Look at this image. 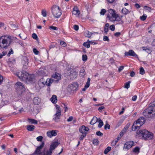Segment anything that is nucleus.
Masks as SVG:
<instances>
[{
    "instance_id": "obj_58",
    "label": "nucleus",
    "mask_w": 155,
    "mask_h": 155,
    "mask_svg": "<svg viewBox=\"0 0 155 155\" xmlns=\"http://www.w3.org/2000/svg\"><path fill=\"white\" fill-rule=\"evenodd\" d=\"M73 119V117L72 116L70 117L67 119V120L68 122H70L72 121Z\"/></svg>"
},
{
    "instance_id": "obj_20",
    "label": "nucleus",
    "mask_w": 155,
    "mask_h": 155,
    "mask_svg": "<svg viewBox=\"0 0 155 155\" xmlns=\"http://www.w3.org/2000/svg\"><path fill=\"white\" fill-rule=\"evenodd\" d=\"M34 104L35 105L39 104L41 102V99L38 97H35L33 99Z\"/></svg>"
},
{
    "instance_id": "obj_30",
    "label": "nucleus",
    "mask_w": 155,
    "mask_h": 155,
    "mask_svg": "<svg viewBox=\"0 0 155 155\" xmlns=\"http://www.w3.org/2000/svg\"><path fill=\"white\" fill-rule=\"evenodd\" d=\"M130 81H129L128 82L125 83L124 84V87L127 89H128L130 87Z\"/></svg>"
},
{
    "instance_id": "obj_40",
    "label": "nucleus",
    "mask_w": 155,
    "mask_h": 155,
    "mask_svg": "<svg viewBox=\"0 0 155 155\" xmlns=\"http://www.w3.org/2000/svg\"><path fill=\"white\" fill-rule=\"evenodd\" d=\"M82 60L84 61H86L87 59V57L86 55H83L82 56Z\"/></svg>"
},
{
    "instance_id": "obj_15",
    "label": "nucleus",
    "mask_w": 155,
    "mask_h": 155,
    "mask_svg": "<svg viewBox=\"0 0 155 155\" xmlns=\"http://www.w3.org/2000/svg\"><path fill=\"white\" fill-rule=\"evenodd\" d=\"M134 143L133 141H129L126 142L124 145L123 149L125 150L126 149L127 150L131 148L132 146L134 145Z\"/></svg>"
},
{
    "instance_id": "obj_64",
    "label": "nucleus",
    "mask_w": 155,
    "mask_h": 155,
    "mask_svg": "<svg viewBox=\"0 0 155 155\" xmlns=\"http://www.w3.org/2000/svg\"><path fill=\"white\" fill-rule=\"evenodd\" d=\"M135 75V72L133 71H131L130 73V76L132 77H133Z\"/></svg>"
},
{
    "instance_id": "obj_26",
    "label": "nucleus",
    "mask_w": 155,
    "mask_h": 155,
    "mask_svg": "<svg viewBox=\"0 0 155 155\" xmlns=\"http://www.w3.org/2000/svg\"><path fill=\"white\" fill-rule=\"evenodd\" d=\"M83 45L84 46L87 48H90V44L89 41V40H87V42L84 43Z\"/></svg>"
},
{
    "instance_id": "obj_1",
    "label": "nucleus",
    "mask_w": 155,
    "mask_h": 155,
    "mask_svg": "<svg viewBox=\"0 0 155 155\" xmlns=\"http://www.w3.org/2000/svg\"><path fill=\"white\" fill-rule=\"evenodd\" d=\"M58 144L59 143L57 142H53L50 145L49 150L44 152L43 155H41V150L45 145V143L42 142L40 146L37 147L34 152L31 155H51L53 150L57 147Z\"/></svg>"
},
{
    "instance_id": "obj_42",
    "label": "nucleus",
    "mask_w": 155,
    "mask_h": 155,
    "mask_svg": "<svg viewBox=\"0 0 155 155\" xmlns=\"http://www.w3.org/2000/svg\"><path fill=\"white\" fill-rule=\"evenodd\" d=\"M146 18L147 16L145 15H143L140 17V19L142 21H144L146 20Z\"/></svg>"
},
{
    "instance_id": "obj_55",
    "label": "nucleus",
    "mask_w": 155,
    "mask_h": 155,
    "mask_svg": "<svg viewBox=\"0 0 155 155\" xmlns=\"http://www.w3.org/2000/svg\"><path fill=\"white\" fill-rule=\"evenodd\" d=\"M13 54V51L12 50V49H11V50L9 51L8 53L7 54V55L8 56H10V54Z\"/></svg>"
},
{
    "instance_id": "obj_32",
    "label": "nucleus",
    "mask_w": 155,
    "mask_h": 155,
    "mask_svg": "<svg viewBox=\"0 0 155 155\" xmlns=\"http://www.w3.org/2000/svg\"><path fill=\"white\" fill-rule=\"evenodd\" d=\"M90 81V78H88L87 79V81L84 86V87H85V88H87L89 87Z\"/></svg>"
},
{
    "instance_id": "obj_4",
    "label": "nucleus",
    "mask_w": 155,
    "mask_h": 155,
    "mask_svg": "<svg viewBox=\"0 0 155 155\" xmlns=\"http://www.w3.org/2000/svg\"><path fill=\"white\" fill-rule=\"evenodd\" d=\"M144 116L147 117L155 116V103H152L148 108L146 109L143 112Z\"/></svg>"
},
{
    "instance_id": "obj_56",
    "label": "nucleus",
    "mask_w": 155,
    "mask_h": 155,
    "mask_svg": "<svg viewBox=\"0 0 155 155\" xmlns=\"http://www.w3.org/2000/svg\"><path fill=\"white\" fill-rule=\"evenodd\" d=\"M93 143L95 145H97L98 144V140H93Z\"/></svg>"
},
{
    "instance_id": "obj_18",
    "label": "nucleus",
    "mask_w": 155,
    "mask_h": 155,
    "mask_svg": "<svg viewBox=\"0 0 155 155\" xmlns=\"http://www.w3.org/2000/svg\"><path fill=\"white\" fill-rule=\"evenodd\" d=\"M126 56L129 55L130 56L137 57V55L132 50H129L128 52H125L124 53Z\"/></svg>"
},
{
    "instance_id": "obj_5",
    "label": "nucleus",
    "mask_w": 155,
    "mask_h": 155,
    "mask_svg": "<svg viewBox=\"0 0 155 155\" xmlns=\"http://www.w3.org/2000/svg\"><path fill=\"white\" fill-rule=\"evenodd\" d=\"M107 17L111 21L114 22L115 21H119L120 18L119 15L117 14L116 11L112 9H110L107 10Z\"/></svg>"
},
{
    "instance_id": "obj_33",
    "label": "nucleus",
    "mask_w": 155,
    "mask_h": 155,
    "mask_svg": "<svg viewBox=\"0 0 155 155\" xmlns=\"http://www.w3.org/2000/svg\"><path fill=\"white\" fill-rule=\"evenodd\" d=\"M90 81V78H88L87 79V81L84 86V87H85V88H87L89 87Z\"/></svg>"
},
{
    "instance_id": "obj_43",
    "label": "nucleus",
    "mask_w": 155,
    "mask_h": 155,
    "mask_svg": "<svg viewBox=\"0 0 155 155\" xmlns=\"http://www.w3.org/2000/svg\"><path fill=\"white\" fill-rule=\"evenodd\" d=\"M36 139L38 141H41L43 139V137L41 136H39L37 137Z\"/></svg>"
},
{
    "instance_id": "obj_57",
    "label": "nucleus",
    "mask_w": 155,
    "mask_h": 155,
    "mask_svg": "<svg viewBox=\"0 0 155 155\" xmlns=\"http://www.w3.org/2000/svg\"><path fill=\"white\" fill-rule=\"evenodd\" d=\"M125 109V108H124V107H123L122 108V110L119 112L120 115L122 114L124 112V111Z\"/></svg>"
},
{
    "instance_id": "obj_12",
    "label": "nucleus",
    "mask_w": 155,
    "mask_h": 155,
    "mask_svg": "<svg viewBox=\"0 0 155 155\" xmlns=\"http://www.w3.org/2000/svg\"><path fill=\"white\" fill-rule=\"evenodd\" d=\"M55 107L56 108L57 110L53 119L55 122H58L60 119L61 115V111L60 107L59 106L56 105Z\"/></svg>"
},
{
    "instance_id": "obj_23",
    "label": "nucleus",
    "mask_w": 155,
    "mask_h": 155,
    "mask_svg": "<svg viewBox=\"0 0 155 155\" xmlns=\"http://www.w3.org/2000/svg\"><path fill=\"white\" fill-rule=\"evenodd\" d=\"M35 128V127L32 125H28L27 126V129L29 131H32Z\"/></svg>"
},
{
    "instance_id": "obj_41",
    "label": "nucleus",
    "mask_w": 155,
    "mask_h": 155,
    "mask_svg": "<svg viewBox=\"0 0 155 155\" xmlns=\"http://www.w3.org/2000/svg\"><path fill=\"white\" fill-rule=\"evenodd\" d=\"M106 10L105 9H102L101 12L100 14L101 15H104L105 13L106 12Z\"/></svg>"
},
{
    "instance_id": "obj_60",
    "label": "nucleus",
    "mask_w": 155,
    "mask_h": 155,
    "mask_svg": "<svg viewBox=\"0 0 155 155\" xmlns=\"http://www.w3.org/2000/svg\"><path fill=\"white\" fill-rule=\"evenodd\" d=\"M118 141V140H117L115 141H113L112 143V144L113 146L115 145L116 144Z\"/></svg>"
},
{
    "instance_id": "obj_48",
    "label": "nucleus",
    "mask_w": 155,
    "mask_h": 155,
    "mask_svg": "<svg viewBox=\"0 0 155 155\" xmlns=\"http://www.w3.org/2000/svg\"><path fill=\"white\" fill-rule=\"evenodd\" d=\"M92 33L91 32L88 31L87 32L86 37L89 38H90L91 36L92 35Z\"/></svg>"
},
{
    "instance_id": "obj_16",
    "label": "nucleus",
    "mask_w": 155,
    "mask_h": 155,
    "mask_svg": "<svg viewBox=\"0 0 155 155\" xmlns=\"http://www.w3.org/2000/svg\"><path fill=\"white\" fill-rule=\"evenodd\" d=\"M89 129L87 127H86L84 125L82 126L81 127L79 128V130L80 133L82 134H87L86 131H87L89 130Z\"/></svg>"
},
{
    "instance_id": "obj_44",
    "label": "nucleus",
    "mask_w": 155,
    "mask_h": 155,
    "mask_svg": "<svg viewBox=\"0 0 155 155\" xmlns=\"http://www.w3.org/2000/svg\"><path fill=\"white\" fill-rule=\"evenodd\" d=\"M110 29L112 31H114L115 29V26L114 25H112L110 26Z\"/></svg>"
},
{
    "instance_id": "obj_24",
    "label": "nucleus",
    "mask_w": 155,
    "mask_h": 155,
    "mask_svg": "<svg viewBox=\"0 0 155 155\" xmlns=\"http://www.w3.org/2000/svg\"><path fill=\"white\" fill-rule=\"evenodd\" d=\"M121 11L122 13L125 15H126L130 13V11L125 8H123Z\"/></svg>"
},
{
    "instance_id": "obj_62",
    "label": "nucleus",
    "mask_w": 155,
    "mask_h": 155,
    "mask_svg": "<svg viewBox=\"0 0 155 155\" xmlns=\"http://www.w3.org/2000/svg\"><path fill=\"white\" fill-rule=\"evenodd\" d=\"M120 35V32H117L114 34L115 36L116 37H118Z\"/></svg>"
},
{
    "instance_id": "obj_27",
    "label": "nucleus",
    "mask_w": 155,
    "mask_h": 155,
    "mask_svg": "<svg viewBox=\"0 0 155 155\" xmlns=\"http://www.w3.org/2000/svg\"><path fill=\"white\" fill-rule=\"evenodd\" d=\"M80 75L81 76H84L85 74V70L84 68H82L80 71Z\"/></svg>"
},
{
    "instance_id": "obj_54",
    "label": "nucleus",
    "mask_w": 155,
    "mask_h": 155,
    "mask_svg": "<svg viewBox=\"0 0 155 155\" xmlns=\"http://www.w3.org/2000/svg\"><path fill=\"white\" fill-rule=\"evenodd\" d=\"M74 28L76 31H78L79 29V26L77 25H75L74 26Z\"/></svg>"
},
{
    "instance_id": "obj_28",
    "label": "nucleus",
    "mask_w": 155,
    "mask_h": 155,
    "mask_svg": "<svg viewBox=\"0 0 155 155\" xmlns=\"http://www.w3.org/2000/svg\"><path fill=\"white\" fill-rule=\"evenodd\" d=\"M127 131V129L126 128V127H125L124 128V129H123L121 131V132L120 133V136H121V137H122L124 135V134Z\"/></svg>"
},
{
    "instance_id": "obj_31",
    "label": "nucleus",
    "mask_w": 155,
    "mask_h": 155,
    "mask_svg": "<svg viewBox=\"0 0 155 155\" xmlns=\"http://www.w3.org/2000/svg\"><path fill=\"white\" fill-rule=\"evenodd\" d=\"M98 122L99 124L98 126L99 128H101L103 125L104 123L102 120L101 119H99L98 120Z\"/></svg>"
},
{
    "instance_id": "obj_25",
    "label": "nucleus",
    "mask_w": 155,
    "mask_h": 155,
    "mask_svg": "<svg viewBox=\"0 0 155 155\" xmlns=\"http://www.w3.org/2000/svg\"><path fill=\"white\" fill-rule=\"evenodd\" d=\"M22 63L24 65H26L28 64V59L26 57H24L22 61Z\"/></svg>"
},
{
    "instance_id": "obj_2",
    "label": "nucleus",
    "mask_w": 155,
    "mask_h": 155,
    "mask_svg": "<svg viewBox=\"0 0 155 155\" xmlns=\"http://www.w3.org/2000/svg\"><path fill=\"white\" fill-rule=\"evenodd\" d=\"M12 41L10 36L7 35L1 36L0 37V47L6 49L10 46Z\"/></svg>"
},
{
    "instance_id": "obj_46",
    "label": "nucleus",
    "mask_w": 155,
    "mask_h": 155,
    "mask_svg": "<svg viewBox=\"0 0 155 155\" xmlns=\"http://www.w3.org/2000/svg\"><path fill=\"white\" fill-rule=\"evenodd\" d=\"M49 29L52 30H57L58 29V28L57 27L53 26H50L49 27Z\"/></svg>"
},
{
    "instance_id": "obj_51",
    "label": "nucleus",
    "mask_w": 155,
    "mask_h": 155,
    "mask_svg": "<svg viewBox=\"0 0 155 155\" xmlns=\"http://www.w3.org/2000/svg\"><path fill=\"white\" fill-rule=\"evenodd\" d=\"M86 136V134H82L81 136L80 137V139L81 140H82Z\"/></svg>"
},
{
    "instance_id": "obj_35",
    "label": "nucleus",
    "mask_w": 155,
    "mask_h": 155,
    "mask_svg": "<svg viewBox=\"0 0 155 155\" xmlns=\"http://www.w3.org/2000/svg\"><path fill=\"white\" fill-rule=\"evenodd\" d=\"M29 121L32 124H38V121L35 119H29Z\"/></svg>"
},
{
    "instance_id": "obj_45",
    "label": "nucleus",
    "mask_w": 155,
    "mask_h": 155,
    "mask_svg": "<svg viewBox=\"0 0 155 155\" xmlns=\"http://www.w3.org/2000/svg\"><path fill=\"white\" fill-rule=\"evenodd\" d=\"M32 37L34 39H35L36 40H37L38 38L37 35L34 33L32 34Z\"/></svg>"
},
{
    "instance_id": "obj_37",
    "label": "nucleus",
    "mask_w": 155,
    "mask_h": 155,
    "mask_svg": "<svg viewBox=\"0 0 155 155\" xmlns=\"http://www.w3.org/2000/svg\"><path fill=\"white\" fill-rule=\"evenodd\" d=\"M41 14L44 17H46L47 16V13L46 10L45 9L42 10Z\"/></svg>"
},
{
    "instance_id": "obj_53",
    "label": "nucleus",
    "mask_w": 155,
    "mask_h": 155,
    "mask_svg": "<svg viewBox=\"0 0 155 155\" xmlns=\"http://www.w3.org/2000/svg\"><path fill=\"white\" fill-rule=\"evenodd\" d=\"M15 61L14 60H13L12 61H10L9 65L10 66H10L12 64H15Z\"/></svg>"
},
{
    "instance_id": "obj_61",
    "label": "nucleus",
    "mask_w": 155,
    "mask_h": 155,
    "mask_svg": "<svg viewBox=\"0 0 155 155\" xmlns=\"http://www.w3.org/2000/svg\"><path fill=\"white\" fill-rule=\"evenodd\" d=\"M63 105H64V107L65 109L64 112H65L68 110V108L64 104H63Z\"/></svg>"
},
{
    "instance_id": "obj_7",
    "label": "nucleus",
    "mask_w": 155,
    "mask_h": 155,
    "mask_svg": "<svg viewBox=\"0 0 155 155\" xmlns=\"http://www.w3.org/2000/svg\"><path fill=\"white\" fill-rule=\"evenodd\" d=\"M15 87L16 92L19 95L21 94L25 90V87L24 84L19 81L15 84Z\"/></svg>"
},
{
    "instance_id": "obj_38",
    "label": "nucleus",
    "mask_w": 155,
    "mask_h": 155,
    "mask_svg": "<svg viewBox=\"0 0 155 155\" xmlns=\"http://www.w3.org/2000/svg\"><path fill=\"white\" fill-rule=\"evenodd\" d=\"M145 73V71L142 67H141L140 70V73L141 74H144Z\"/></svg>"
},
{
    "instance_id": "obj_13",
    "label": "nucleus",
    "mask_w": 155,
    "mask_h": 155,
    "mask_svg": "<svg viewBox=\"0 0 155 155\" xmlns=\"http://www.w3.org/2000/svg\"><path fill=\"white\" fill-rule=\"evenodd\" d=\"M68 73L69 75L72 79H75L77 76V72L75 69L71 68L68 70Z\"/></svg>"
},
{
    "instance_id": "obj_29",
    "label": "nucleus",
    "mask_w": 155,
    "mask_h": 155,
    "mask_svg": "<svg viewBox=\"0 0 155 155\" xmlns=\"http://www.w3.org/2000/svg\"><path fill=\"white\" fill-rule=\"evenodd\" d=\"M111 150V148L110 147H108L104 151V153L105 154H107Z\"/></svg>"
},
{
    "instance_id": "obj_63",
    "label": "nucleus",
    "mask_w": 155,
    "mask_h": 155,
    "mask_svg": "<svg viewBox=\"0 0 155 155\" xmlns=\"http://www.w3.org/2000/svg\"><path fill=\"white\" fill-rule=\"evenodd\" d=\"M137 98V96L136 95H135L132 98V100L133 101H135Z\"/></svg>"
},
{
    "instance_id": "obj_50",
    "label": "nucleus",
    "mask_w": 155,
    "mask_h": 155,
    "mask_svg": "<svg viewBox=\"0 0 155 155\" xmlns=\"http://www.w3.org/2000/svg\"><path fill=\"white\" fill-rule=\"evenodd\" d=\"M103 40L105 41H109V39L108 37L104 35L103 37Z\"/></svg>"
},
{
    "instance_id": "obj_6",
    "label": "nucleus",
    "mask_w": 155,
    "mask_h": 155,
    "mask_svg": "<svg viewBox=\"0 0 155 155\" xmlns=\"http://www.w3.org/2000/svg\"><path fill=\"white\" fill-rule=\"evenodd\" d=\"M145 122V119L143 117H141L137 121L134 122L132 126V130L133 131H135L139 129Z\"/></svg>"
},
{
    "instance_id": "obj_19",
    "label": "nucleus",
    "mask_w": 155,
    "mask_h": 155,
    "mask_svg": "<svg viewBox=\"0 0 155 155\" xmlns=\"http://www.w3.org/2000/svg\"><path fill=\"white\" fill-rule=\"evenodd\" d=\"M80 11L77 7H74L73 8L72 14L77 16H78L80 14Z\"/></svg>"
},
{
    "instance_id": "obj_49",
    "label": "nucleus",
    "mask_w": 155,
    "mask_h": 155,
    "mask_svg": "<svg viewBox=\"0 0 155 155\" xmlns=\"http://www.w3.org/2000/svg\"><path fill=\"white\" fill-rule=\"evenodd\" d=\"M96 134L98 136H102L103 135V133L101 132L100 131H97L96 133Z\"/></svg>"
},
{
    "instance_id": "obj_36",
    "label": "nucleus",
    "mask_w": 155,
    "mask_h": 155,
    "mask_svg": "<svg viewBox=\"0 0 155 155\" xmlns=\"http://www.w3.org/2000/svg\"><path fill=\"white\" fill-rule=\"evenodd\" d=\"M110 125L108 123L107 121L106 122V123L105 125L104 126V129L105 130H106L107 129H110Z\"/></svg>"
},
{
    "instance_id": "obj_22",
    "label": "nucleus",
    "mask_w": 155,
    "mask_h": 155,
    "mask_svg": "<svg viewBox=\"0 0 155 155\" xmlns=\"http://www.w3.org/2000/svg\"><path fill=\"white\" fill-rule=\"evenodd\" d=\"M51 101L53 103H56L57 102V97L55 95H54L51 99Z\"/></svg>"
},
{
    "instance_id": "obj_11",
    "label": "nucleus",
    "mask_w": 155,
    "mask_h": 155,
    "mask_svg": "<svg viewBox=\"0 0 155 155\" xmlns=\"http://www.w3.org/2000/svg\"><path fill=\"white\" fill-rule=\"evenodd\" d=\"M78 84L77 82L72 83L68 85L69 91L71 93H73L74 92L78 90Z\"/></svg>"
},
{
    "instance_id": "obj_8",
    "label": "nucleus",
    "mask_w": 155,
    "mask_h": 155,
    "mask_svg": "<svg viewBox=\"0 0 155 155\" xmlns=\"http://www.w3.org/2000/svg\"><path fill=\"white\" fill-rule=\"evenodd\" d=\"M51 12L53 15L57 18H59L62 14V12L59 7L57 5H54L51 8Z\"/></svg>"
},
{
    "instance_id": "obj_21",
    "label": "nucleus",
    "mask_w": 155,
    "mask_h": 155,
    "mask_svg": "<svg viewBox=\"0 0 155 155\" xmlns=\"http://www.w3.org/2000/svg\"><path fill=\"white\" fill-rule=\"evenodd\" d=\"M98 119L96 117H94L90 121V124L91 125H94L98 121Z\"/></svg>"
},
{
    "instance_id": "obj_34",
    "label": "nucleus",
    "mask_w": 155,
    "mask_h": 155,
    "mask_svg": "<svg viewBox=\"0 0 155 155\" xmlns=\"http://www.w3.org/2000/svg\"><path fill=\"white\" fill-rule=\"evenodd\" d=\"M140 149L139 147H136L133 149V151L135 153H138L139 152Z\"/></svg>"
},
{
    "instance_id": "obj_14",
    "label": "nucleus",
    "mask_w": 155,
    "mask_h": 155,
    "mask_svg": "<svg viewBox=\"0 0 155 155\" xmlns=\"http://www.w3.org/2000/svg\"><path fill=\"white\" fill-rule=\"evenodd\" d=\"M49 83V81H48V78L46 81L43 78L40 79L38 81V85L40 88L43 87L45 85H46L47 86H49L48 85V84Z\"/></svg>"
},
{
    "instance_id": "obj_52",
    "label": "nucleus",
    "mask_w": 155,
    "mask_h": 155,
    "mask_svg": "<svg viewBox=\"0 0 155 155\" xmlns=\"http://www.w3.org/2000/svg\"><path fill=\"white\" fill-rule=\"evenodd\" d=\"M33 52L36 54H38L39 51L35 48H34L33 50Z\"/></svg>"
},
{
    "instance_id": "obj_59",
    "label": "nucleus",
    "mask_w": 155,
    "mask_h": 155,
    "mask_svg": "<svg viewBox=\"0 0 155 155\" xmlns=\"http://www.w3.org/2000/svg\"><path fill=\"white\" fill-rule=\"evenodd\" d=\"M124 68V67L123 66H121L119 67L118 68V71L120 72L121 71L123 70Z\"/></svg>"
},
{
    "instance_id": "obj_17",
    "label": "nucleus",
    "mask_w": 155,
    "mask_h": 155,
    "mask_svg": "<svg viewBox=\"0 0 155 155\" xmlns=\"http://www.w3.org/2000/svg\"><path fill=\"white\" fill-rule=\"evenodd\" d=\"M56 131L55 130H49L47 132V135L48 137L51 138L57 135Z\"/></svg>"
},
{
    "instance_id": "obj_10",
    "label": "nucleus",
    "mask_w": 155,
    "mask_h": 155,
    "mask_svg": "<svg viewBox=\"0 0 155 155\" xmlns=\"http://www.w3.org/2000/svg\"><path fill=\"white\" fill-rule=\"evenodd\" d=\"M52 78H48V81L49 83L48 84V86H50L52 82H58L61 79V75L60 74L58 73H55L52 76Z\"/></svg>"
},
{
    "instance_id": "obj_3",
    "label": "nucleus",
    "mask_w": 155,
    "mask_h": 155,
    "mask_svg": "<svg viewBox=\"0 0 155 155\" xmlns=\"http://www.w3.org/2000/svg\"><path fill=\"white\" fill-rule=\"evenodd\" d=\"M137 134L140 137H142V138L144 140H148L152 139L153 135V134L146 129H143L137 131Z\"/></svg>"
},
{
    "instance_id": "obj_9",
    "label": "nucleus",
    "mask_w": 155,
    "mask_h": 155,
    "mask_svg": "<svg viewBox=\"0 0 155 155\" xmlns=\"http://www.w3.org/2000/svg\"><path fill=\"white\" fill-rule=\"evenodd\" d=\"M19 74L18 75V77L22 81H33L32 78H31V75L25 71L21 72L20 76H19Z\"/></svg>"
},
{
    "instance_id": "obj_39",
    "label": "nucleus",
    "mask_w": 155,
    "mask_h": 155,
    "mask_svg": "<svg viewBox=\"0 0 155 155\" xmlns=\"http://www.w3.org/2000/svg\"><path fill=\"white\" fill-rule=\"evenodd\" d=\"M7 52L5 51H3L2 53H0V58H2L5 55Z\"/></svg>"
},
{
    "instance_id": "obj_47",
    "label": "nucleus",
    "mask_w": 155,
    "mask_h": 155,
    "mask_svg": "<svg viewBox=\"0 0 155 155\" xmlns=\"http://www.w3.org/2000/svg\"><path fill=\"white\" fill-rule=\"evenodd\" d=\"M60 44L61 45H62L64 47H65L66 45V43L64 41H60Z\"/></svg>"
}]
</instances>
